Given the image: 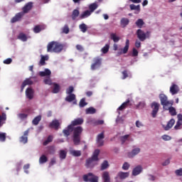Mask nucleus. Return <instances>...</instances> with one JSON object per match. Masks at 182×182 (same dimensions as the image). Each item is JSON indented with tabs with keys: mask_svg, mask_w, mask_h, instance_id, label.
Listing matches in <instances>:
<instances>
[{
	"mask_svg": "<svg viewBox=\"0 0 182 182\" xmlns=\"http://www.w3.org/2000/svg\"><path fill=\"white\" fill-rule=\"evenodd\" d=\"M50 75H52V72L48 68L45 69L44 71L39 72V75L41 76V77L45 76H50Z\"/></svg>",
	"mask_w": 182,
	"mask_h": 182,
	"instance_id": "b1692460",
	"label": "nucleus"
},
{
	"mask_svg": "<svg viewBox=\"0 0 182 182\" xmlns=\"http://www.w3.org/2000/svg\"><path fill=\"white\" fill-rule=\"evenodd\" d=\"M99 5H97V3H92L91 4H90L89 6V9L90 13L92 14V12H95V11H96V9H97Z\"/></svg>",
	"mask_w": 182,
	"mask_h": 182,
	"instance_id": "473e14b6",
	"label": "nucleus"
},
{
	"mask_svg": "<svg viewBox=\"0 0 182 182\" xmlns=\"http://www.w3.org/2000/svg\"><path fill=\"white\" fill-rule=\"evenodd\" d=\"M151 107L152 109L151 116L152 117L156 118L160 109V104H159V102H153L151 104Z\"/></svg>",
	"mask_w": 182,
	"mask_h": 182,
	"instance_id": "0eeeda50",
	"label": "nucleus"
},
{
	"mask_svg": "<svg viewBox=\"0 0 182 182\" xmlns=\"http://www.w3.org/2000/svg\"><path fill=\"white\" fill-rule=\"evenodd\" d=\"M79 28L80 29L81 32H82V33H86L87 31V26L84 23L79 26Z\"/></svg>",
	"mask_w": 182,
	"mask_h": 182,
	"instance_id": "58836bf2",
	"label": "nucleus"
},
{
	"mask_svg": "<svg viewBox=\"0 0 182 182\" xmlns=\"http://www.w3.org/2000/svg\"><path fill=\"white\" fill-rule=\"evenodd\" d=\"M137 109H144V107H146V102H140L139 105H136Z\"/></svg>",
	"mask_w": 182,
	"mask_h": 182,
	"instance_id": "6e6d98bb",
	"label": "nucleus"
},
{
	"mask_svg": "<svg viewBox=\"0 0 182 182\" xmlns=\"http://www.w3.org/2000/svg\"><path fill=\"white\" fill-rule=\"evenodd\" d=\"M103 139H105V132H102L97 136V140H103Z\"/></svg>",
	"mask_w": 182,
	"mask_h": 182,
	"instance_id": "680f3d73",
	"label": "nucleus"
},
{
	"mask_svg": "<svg viewBox=\"0 0 182 182\" xmlns=\"http://www.w3.org/2000/svg\"><path fill=\"white\" fill-rule=\"evenodd\" d=\"M124 122V119H123L122 117L120 118H117L116 119V123H117V124H122V123Z\"/></svg>",
	"mask_w": 182,
	"mask_h": 182,
	"instance_id": "69168bd1",
	"label": "nucleus"
},
{
	"mask_svg": "<svg viewBox=\"0 0 182 182\" xmlns=\"http://www.w3.org/2000/svg\"><path fill=\"white\" fill-rule=\"evenodd\" d=\"M0 140L1 141H5L6 140V134L0 133Z\"/></svg>",
	"mask_w": 182,
	"mask_h": 182,
	"instance_id": "4d7b16f0",
	"label": "nucleus"
},
{
	"mask_svg": "<svg viewBox=\"0 0 182 182\" xmlns=\"http://www.w3.org/2000/svg\"><path fill=\"white\" fill-rule=\"evenodd\" d=\"M26 95L29 100H32L33 99V90L31 87H28L26 90Z\"/></svg>",
	"mask_w": 182,
	"mask_h": 182,
	"instance_id": "6ab92c4d",
	"label": "nucleus"
},
{
	"mask_svg": "<svg viewBox=\"0 0 182 182\" xmlns=\"http://www.w3.org/2000/svg\"><path fill=\"white\" fill-rule=\"evenodd\" d=\"M102 66V58L97 57L93 59V63L91 65V70H96Z\"/></svg>",
	"mask_w": 182,
	"mask_h": 182,
	"instance_id": "6e6552de",
	"label": "nucleus"
},
{
	"mask_svg": "<svg viewBox=\"0 0 182 182\" xmlns=\"http://www.w3.org/2000/svg\"><path fill=\"white\" fill-rule=\"evenodd\" d=\"M130 21L127 18H122L121 19V26L122 28H126L129 25Z\"/></svg>",
	"mask_w": 182,
	"mask_h": 182,
	"instance_id": "7c9ffc66",
	"label": "nucleus"
},
{
	"mask_svg": "<svg viewBox=\"0 0 182 182\" xmlns=\"http://www.w3.org/2000/svg\"><path fill=\"white\" fill-rule=\"evenodd\" d=\"M47 161H48V157L46 156V155H42L39 158L40 164H45V163H46Z\"/></svg>",
	"mask_w": 182,
	"mask_h": 182,
	"instance_id": "79ce46f5",
	"label": "nucleus"
},
{
	"mask_svg": "<svg viewBox=\"0 0 182 182\" xmlns=\"http://www.w3.org/2000/svg\"><path fill=\"white\" fill-rule=\"evenodd\" d=\"M129 8L131 11H137V12H140V5L136 6L134 4H131Z\"/></svg>",
	"mask_w": 182,
	"mask_h": 182,
	"instance_id": "49530a36",
	"label": "nucleus"
},
{
	"mask_svg": "<svg viewBox=\"0 0 182 182\" xmlns=\"http://www.w3.org/2000/svg\"><path fill=\"white\" fill-rule=\"evenodd\" d=\"M70 132H73V130H71L69 129V126H68L66 129L63 130V133L65 137H68V136H70Z\"/></svg>",
	"mask_w": 182,
	"mask_h": 182,
	"instance_id": "c03bdc74",
	"label": "nucleus"
},
{
	"mask_svg": "<svg viewBox=\"0 0 182 182\" xmlns=\"http://www.w3.org/2000/svg\"><path fill=\"white\" fill-rule=\"evenodd\" d=\"M136 35L141 42H144V41H146V39L149 38L150 32L147 31L146 33H145L143 30L139 28L136 31Z\"/></svg>",
	"mask_w": 182,
	"mask_h": 182,
	"instance_id": "39448f33",
	"label": "nucleus"
},
{
	"mask_svg": "<svg viewBox=\"0 0 182 182\" xmlns=\"http://www.w3.org/2000/svg\"><path fill=\"white\" fill-rule=\"evenodd\" d=\"M23 15L25 14H23V13L22 12L16 14V16L11 18V23H15V22H18V21L22 19V16H23Z\"/></svg>",
	"mask_w": 182,
	"mask_h": 182,
	"instance_id": "a211bd4d",
	"label": "nucleus"
},
{
	"mask_svg": "<svg viewBox=\"0 0 182 182\" xmlns=\"http://www.w3.org/2000/svg\"><path fill=\"white\" fill-rule=\"evenodd\" d=\"M18 117L21 120H23V119H26L28 117V114H23V113L19 114Z\"/></svg>",
	"mask_w": 182,
	"mask_h": 182,
	"instance_id": "e2e57ef3",
	"label": "nucleus"
},
{
	"mask_svg": "<svg viewBox=\"0 0 182 182\" xmlns=\"http://www.w3.org/2000/svg\"><path fill=\"white\" fill-rule=\"evenodd\" d=\"M102 178L104 182H110V176H109V172L105 171L102 173Z\"/></svg>",
	"mask_w": 182,
	"mask_h": 182,
	"instance_id": "72a5a7b5",
	"label": "nucleus"
},
{
	"mask_svg": "<svg viewBox=\"0 0 182 182\" xmlns=\"http://www.w3.org/2000/svg\"><path fill=\"white\" fill-rule=\"evenodd\" d=\"M45 29V26L43 25H37L33 28V32L34 33H39L41 31H43Z\"/></svg>",
	"mask_w": 182,
	"mask_h": 182,
	"instance_id": "a878e982",
	"label": "nucleus"
},
{
	"mask_svg": "<svg viewBox=\"0 0 182 182\" xmlns=\"http://www.w3.org/2000/svg\"><path fill=\"white\" fill-rule=\"evenodd\" d=\"M49 56L48 55H41V58L39 62L40 66H45L46 65V60H48Z\"/></svg>",
	"mask_w": 182,
	"mask_h": 182,
	"instance_id": "cd10ccee",
	"label": "nucleus"
},
{
	"mask_svg": "<svg viewBox=\"0 0 182 182\" xmlns=\"http://www.w3.org/2000/svg\"><path fill=\"white\" fill-rule=\"evenodd\" d=\"M69 95L65 97V102H68L69 103L73 102V100H76V95L75 94H68Z\"/></svg>",
	"mask_w": 182,
	"mask_h": 182,
	"instance_id": "bb28decb",
	"label": "nucleus"
},
{
	"mask_svg": "<svg viewBox=\"0 0 182 182\" xmlns=\"http://www.w3.org/2000/svg\"><path fill=\"white\" fill-rule=\"evenodd\" d=\"M44 83L45 85H48L49 86H51L52 84V80H50V77H47L44 79Z\"/></svg>",
	"mask_w": 182,
	"mask_h": 182,
	"instance_id": "5fc2aeb1",
	"label": "nucleus"
},
{
	"mask_svg": "<svg viewBox=\"0 0 182 182\" xmlns=\"http://www.w3.org/2000/svg\"><path fill=\"white\" fill-rule=\"evenodd\" d=\"M50 129H54L55 130H59V127H60V122L59 120L54 119L49 124Z\"/></svg>",
	"mask_w": 182,
	"mask_h": 182,
	"instance_id": "f8f14e48",
	"label": "nucleus"
},
{
	"mask_svg": "<svg viewBox=\"0 0 182 182\" xmlns=\"http://www.w3.org/2000/svg\"><path fill=\"white\" fill-rule=\"evenodd\" d=\"M63 33H69V26L68 25H65L63 28Z\"/></svg>",
	"mask_w": 182,
	"mask_h": 182,
	"instance_id": "052dcab7",
	"label": "nucleus"
},
{
	"mask_svg": "<svg viewBox=\"0 0 182 182\" xmlns=\"http://www.w3.org/2000/svg\"><path fill=\"white\" fill-rule=\"evenodd\" d=\"M83 180L86 182H99V177L93 175L92 173H88L83 176Z\"/></svg>",
	"mask_w": 182,
	"mask_h": 182,
	"instance_id": "423d86ee",
	"label": "nucleus"
},
{
	"mask_svg": "<svg viewBox=\"0 0 182 182\" xmlns=\"http://www.w3.org/2000/svg\"><path fill=\"white\" fill-rule=\"evenodd\" d=\"M52 85H53L52 93L56 94L60 92V85H59V84L54 82L52 84Z\"/></svg>",
	"mask_w": 182,
	"mask_h": 182,
	"instance_id": "5701e85b",
	"label": "nucleus"
},
{
	"mask_svg": "<svg viewBox=\"0 0 182 182\" xmlns=\"http://www.w3.org/2000/svg\"><path fill=\"white\" fill-rule=\"evenodd\" d=\"M70 154H71L74 157H80V156H82V151H76V150H71L70 151Z\"/></svg>",
	"mask_w": 182,
	"mask_h": 182,
	"instance_id": "f704fd0d",
	"label": "nucleus"
},
{
	"mask_svg": "<svg viewBox=\"0 0 182 182\" xmlns=\"http://www.w3.org/2000/svg\"><path fill=\"white\" fill-rule=\"evenodd\" d=\"M2 120H6V114L5 112H2L1 115H0V127H2Z\"/></svg>",
	"mask_w": 182,
	"mask_h": 182,
	"instance_id": "8fccbe9b",
	"label": "nucleus"
},
{
	"mask_svg": "<svg viewBox=\"0 0 182 182\" xmlns=\"http://www.w3.org/2000/svg\"><path fill=\"white\" fill-rule=\"evenodd\" d=\"M68 155V152L63 149L60 150L59 157L60 160H65L66 159V156Z\"/></svg>",
	"mask_w": 182,
	"mask_h": 182,
	"instance_id": "2f4dec72",
	"label": "nucleus"
},
{
	"mask_svg": "<svg viewBox=\"0 0 182 182\" xmlns=\"http://www.w3.org/2000/svg\"><path fill=\"white\" fill-rule=\"evenodd\" d=\"M73 90H75V88H73V86H70L68 89L66 90L67 95H73Z\"/></svg>",
	"mask_w": 182,
	"mask_h": 182,
	"instance_id": "603ef678",
	"label": "nucleus"
},
{
	"mask_svg": "<svg viewBox=\"0 0 182 182\" xmlns=\"http://www.w3.org/2000/svg\"><path fill=\"white\" fill-rule=\"evenodd\" d=\"M140 153V148L134 149L131 152H129L127 156L129 159H133L134 156H137Z\"/></svg>",
	"mask_w": 182,
	"mask_h": 182,
	"instance_id": "2eb2a0df",
	"label": "nucleus"
},
{
	"mask_svg": "<svg viewBox=\"0 0 182 182\" xmlns=\"http://www.w3.org/2000/svg\"><path fill=\"white\" fill-rule=\"evenodd\" d=\"M129 76H131L130 73L127 71V70H125L122 72V79H127V77H129Z\"/></svg>",
	"mask_w": 182,
	"mask_h": 182,
	"instance_id": "3c124183",
	"label": "nucleus"
},
{
	"mask_svg": "<svg viewBox=\"0 0 182 182\" xmlns=\"http://www.w3.org/2000/svg\"><path fill=\"white\" fill-rule=\"evenodd\" d=\"M129 106H132V103H130V99H128L125 102H123L122 105L117 109V113L120 114V112H123L126 107H129Z\"/></svg>",
	"mask_w": 182,
	"mask_h": 182,
	"instance_id": "9d476101",
	"label": "nucleus"
},
{
	"mask_svg": "<svg viewBox=\"0 0 182 182\" xmlns=\"http://www.w3.org/2000/svg\"><path fill=\"white\" fill-rule=\"evenodd\" d=\"M129 176H130V173H129V172L121 171L118 173V177L121 180H124L125 178H127V177H129Z\"/></svg>",
	"mask_w": 182,
	"mask_h": 182,
	"instance_id": "393cba45",
	"label": "nucleus"
},
{
	"mask_svg": "<svg viewBox=\"0 0 182 182\" xmlns=\"http://www.w3.org/2000/svg\"><path fill=\"white\" fill-rule=\"evenodd\" d=\"M135 24L136 25L137 28H139V29H141V28H143L144 25V21H143V19L139 18L135 22Z\"/></svg>",
	"mask_w": 182,
	"mask_h": 182,
	"instance_id": "4c0bfd02",
	"label": "nucleus"
},
{
	"mask_svg": "<svg viewBox=\"0 0 182 182\" xmlns=\"http://www.w3.org/2000/svg\"><path fill=\"white\" fill-rule=\"evenodd\" d=\"M92 15V13L89 10H86L82 12V14L80 16V19H85V18H87Z\"/></svg>",
	"mask_w": 182,
	"mask_h": 182,
	"instance_id": "c756f323",
	"label": "nucleus"
},
{
	"mask_svg": "<svg viewBox=\"0 0 182 182\" xmlns=\"http://www.w3.org/2000/svg\"><path fill=\"white\" fill-rule=\"evenodd\" d=\"M141 171H143V168L141 167V166L139 165L134 168V169L132 170V176H139V174H140Z\"/></svg>",
	"mask_w": 182,
	"mask_h": 182,
	"instance_id": "f3484780",
	"label": "nucleus"
},
{
	"mask_svg": "<svg viewBox=\"0 0 182 182\" xmlns=\"http://www.w3.org/2000/svg\"><path fill=\"white\" fill-rule=\"evenodd\" d=\"M31 85H33V81H32L31 78H26L22 83L21 85V89L22 90H23V89L25 88V86H28Z\"/></svg>",
	"mask_w": 182,
	"mask_h": 182,
	"instance_id": "4be33fe9",
	"label": "nucleus"
},
{
	"mask_svg": "<svg viewBox=\"0 0 182 182\" xmlns=\"http://www.w3.org/2000/svg\"><path fill=\"white\" fill-rule=\"evenodd\" d=\"M169 92L173 96H174V95H177V93L180 92V87H178V85L176 84L172 83L170 87Z\"/></svg>",
	"mask_w": 182,
	"mask_h": 182,
	"instance_id": "9b49d317",
	"label": "nucleus"
},
{
	"mask_svg": "<svg viewBox=\"0 0 182 182\" xmlns=\"http://www.w3.org/2000/svg\"><path fill=\"white\" fill-rule=\"evenodd\" d=\"M109 49H110V45L109 44H106L102 49L101 52L104 54L107 53L109 52Z\"/></svg>",
	"mask_w": 182,
	"mask_h": 182,
	"instance_id": "a18cd8bd",
	"label": "nucleus"
},
{
	"mask_svg": "<svg viewBox=\"0 0 182 182\" xmlns=\"http://www.w3.org/2000/svg\"><path fill=\"white\" fill-rule=\"evenodd\" d=\"M159 100L161 106H163V109H166V107H168V106H173V105H174V101H169L168 97H167V95H166L165 94H160Z\"/></svg>",
	"mask_w": 182,
	"mask_h": 182,
	"instance_id": "20e7f679",
	"label": "nucleus"
},
{
	"mask_svg": "<svg viewBox=\"0 0 182 182\" xmlns=\"http://www.w3.org/2000/svg\"><path fill=\"white\" fill-rule=\"evenodd\" d=\"M55 147H53V146L48 147V153H49V154H55Z\"/></svg>",
	"mask_w": 182,
	"mask_h": 182,
	"instance_id": "0e129e2a",
	"label": "nucleus"
},
{
	"mask_svg": "<svg viewBox=\"0 0 182 182\" xmlns=\"http://www.w3.org/2000/svg\"><path fill=\"white\" fill-rule=\"evenodd\" d=\"M164 110H168L171 116H176L177 115V111L176 110V108L172 106H168L164 108Z\"/></svg>",
	"mask_w": 182,
	"mask_h": 182,
	"instance_id": "aec40b11",
	"label": "nucleus"
},
{
	"mask_svg": "<svg viewBox=\"0 0 182 182\" xmlns=\"http://www.w3.org/2000/svg\"><path fill=\"white\" fill-rule=\"evenodd\" d=\"M175 173L176 176H182V168H179V169H177L176 171H175Z\"/></svg>",
	"mask_w": 182,
	"mask_h": 182,
	"instance_id": "774afa93",
	"label": "nucleus"
},
{
	"mask_svg": "<svg viewBox=\"0 0 182 182\" xmlns=\"http://www.w3.org/2000/svg\"><path fill=\"white\" fill-rule=\"evenodd\" d=\"M93 123L95 126H99L100 124H104L105 121L102 119H99V120L95 121Z\"/></svg>",
	"mask_w": 182,
	"mask_h": 182,
	"instance_id": "13d9d810",
	"label": "nucleus"
},
{
	"mask_svg": "<svg viewBox=\"0 0 182 182\" xmlns=\"http://www.w3.org/2000/svg\"><path fill=\"white\" fill-rule=\"evenodd\" d=\"M86 114H95L96 113V109L93 108V107H90L85 109Z\"/></svg>",
	"mask_w": 182,
	"mask_h": 182,
	"instance_id": "e433bc0d",
	"label": "nucleus"
},
{
	"mask_svg": "<svg viewBox=\"0 0 182 182\" xmlns=\"http://www.w3.org/2000/svg\"><path fill=\"white\" fill-rule=\"evenodd\" d=\"M87 102H86V99L82 98L80 100L79 103L80 107H85V106H87Z\"/></svg>",
	"mask_w": 182,
	"mask_h": 182,
	"instance_id": "09e8293b",
	"label": "nucleus"
},
{
	"mask_svg": "<svg viewBox=\"0 0 182 182\" xmlns=\"http://www.w3.org/2000/svg\"><path fill=\"white\" fill-rule=\"evenodd\" d=\"M41 120H42V117L41 115H38L33 119L32 123H33V124H34V126H38V124H39V122H41Z\"/></svg>",
	"mask_w": 182,
	"mask_h": 182,
	"instance_id": "c9c22d12",
	"label": "nucleus"
},
{
	"mask_svg": "<svg viewBox=\"0 0 182 182\" xmlns=\"http://www.w3.org/2000/svg\"><path fill=\"white\" fill-rule=\"evenodd\" d=\"M73 143L75 146H79L80 144V134L83 132V128L82 127H77L73 128Z\"/></svg>",
	"mask_w": 182,
	"mask_h": 182,
	"instance_id": "7ed1b4c3",
	"label": "nucleus"
},
{
	"mask_svg": "<svg viewBox=\"0 0 182 182\" xmlns=\"http://www.w3.org/2000/svg\"><path fill=\"white\" fill-rule=\"evenodd\" d=\"M17 39H19V41H21L22 42H26V41H28V36L23 33H20L17 36Z\"/></svg>",
	"mask_w": 182,
	"mask_h": 182,
	"instance_id": "c85d7f7f",
	"label": "nucleus"
},
{
	"mask_svg": "<svg viewBox=\"0 0 182 182\" xmlns=\"http://www.w3.org/2000/svg\"><path fill=\"white\" fill-rule=\"evenodd\" d=\"M97 144L98 147H102L105 144V141L103 139H97Z\"/></svg>",
	"mask_w": 182,
	"mask_h": 182,
	"instance_id": "bf43d9fd",
	"label": "nucleus"
},
{
	"mask_svg": "<svg viewBox=\"0 0 182 182\" xmlns=\"http://www.w3.org/2000/svg\"><path fill=\"white\" fill-rule=\"evenodd\" d=\"M80 14V12H79V10H77V9L73 10V14H72L73 21H75V19H76L77 18V16H79Z\"/></svg>",
	"mask_w": 182,
	"mask_h": 182,
	"instance_id": "37998d69",
	"label": "nucleus"
},
{
	"mask_svg": "<svg viewBox=\"0 0 182 182\" xmlns=\"http://www.w3.org/2000/svg\"><path fill=\"white\" fill-rule=\"evenodd\" d=\"M129 46H130V41L129 39L126 40L125 46L122 50V51L119 53V55H122V53L126 54L129 52Z\"/></svg>",
	"mask_w": 182,
	"mask_h": 182,
	"instance_id": "412c9836",
	"label": "nucleus"
},
{
	"mask_svg": "<svg viewBox=\"0 0 182 182\" xmlns=\"http://www.w3.org/2000/svg\"><path fill=\"white\" fill-rule=\"evenodd\" d=\"M129 168H130V164L127 162H124L122 165V170L127 171Z\"/></svg>",
	"mask_w": 182,
	"mask_h": 182,
	"instance_id": "864d4df0",
	"label": "nucleus"
},
{
	"mask_svg": "<svg viewBox=\"0 0 182 182\" xmlns=\"http://www.w3.org/2000/svg\"><path fill=\"white\" fill-rule=\"evenodd\" d=\"M29 134V129H27L24 132L23 136L20 137V143H23V144H26L28 143V136Z\"/></svg>",
	"mask_w": 182,
	"mask_h": 182,
	"instance_id": "4468645a",
	"label": "nucleus"
},
{
	"mask_svg": "<svg viewBox=\"0 0 182 182\" xmlns=\"http://www.w3.org/2000/svg\"><path fill=\"white\" fill-rule=\"evenodd\" d=\"M83 122L85 120L83 118H77L72 121L71 124L68 125V129H70L71 130H73V127L75 126H80V124H83Z\"/></svg>",
	"mask_w": 182,
	"mask_h": 182,
	"instance_id": "1a4fd4ad",
	"label": "nucleus"
},
{
	"mask_svg": "<svg viewBox=\"0 0 182 182\" xmlns=\"http://www.w3.org/2000/svg\"><path fill=\"white\" fill-rule=\"evenodd\" d=\"M53 141V136L52 135H49L47 139L43 143V146H48L50 143H52Z\"/></svg>",
	"mask_w": 182,
	"mask_h": 182,
	"instance_id": "a19ab883",
	"label": "nucleus"
},
{
	"mask_svg": "<svg viewBox=\"0 0 182 182\" xmlns=\"http://www.w3.org/2000/svg\"><path fill=\"white\" fill-rule=\"evenodd\" d=\"M108 168H109V162L107 161H104L101 164V168H100L101 171H103L104 170H106Z\"/></svg>",
	"mask_w": 182,
	"mask_h": 182,
	"instance_id": "ea45409f",
	"label": "nucleus"
},
{
	"mask_svg": "<svg viewBox=\"0 0 182 182\" xmlns=\"http://www.w3.org/2000/svg\"><path fill=\"white\" fill-rule=\"evenodd\" d=\"M65 48V44H62L58 41H51L47 46V52L60 53Z\"/></svg>",
	"mask_w": 182,
	"mask_h": 182,
	"instance_id": "f03ea898",
	"label": "nucleus"
},
{
	"mask_svg": "<svg viewBox=\"0 0 182 182\" xmlns=\"http://www.w3.org/2000/svg\"><path fill=\"white\" fill-rule=\"evenodd\" d=\"M33 3H32V2L27 3L23 7V11H21V13L23 14V15H25V14H28V12H29V11H31V9H32V7L33 6Z\"/></svg>",
	"mask_w": 182,
	"mask_h": 182,
	"instance_id": "ddd939ff",
	"label": "nucleus"
},
{
	"mask_svg": "<svg viewBox=\"0 0 182 182\" xmlns=\"http://www.w3.org/2000/svg\"><path fill=\"white\" fill-rule=\"evenodd\" d=\"M174 123H176V120L174 119H171L170 121L168 122L166 125H163L164 130H170L173 126H174Z\"/></svg>",
	"mask_w": 182,
	"mask_h": 182,
	"instance_id": "dca6fc26",
	"label": "nucleus"
},
{
	"mask_svg": "<svg viewBox=\"0 0 182 182\" xmlns=\"http://www.w3.org/2000/svg\"><path fill=\"white\" fill-rule=\"evenodd\" d=\"M162 139H163V140L168 141V140H171V136L164 134L162 136Z\"/></svg>",
	"mask_w": 182,
	"mask_h": 182,
	"instance_id": "338daca9",
	"label": "nucleus"
},
{
	"mask_svg": "<svg viewBox=\"0 0 182 182\" xmlns=\"http://www.w3.org/2000/svg\"><path fill=\"white\" fill-rule=\"evenodd\" d=\"M100 154V150L95 149L92 156L86 160L85 167H87V168H93L95 166H97V161H99Z\"/></svg>",
	"mask_w": 182,
	"mask_h": 182,
	"instance_id": "f257e3e1",
	"label": "nucleus"
},
{
	"mask_svg": "<svg viewBox=\"0 0 182 182\" xmlns=\"http://www.w3.org/2000/svg\"><path fill=\"white\" fill-rule=\"evenodd\" d=\"M129 137H130L129 134H127L121 136L120 140H121L122 144H124V143H126V141L129 140Z\"/></svg>",
	"mask_w": 182,
	"mask_h": 182,
	"instance_id": "de8ad7c7",
	"label": "nucleus"
}]
</instances>
